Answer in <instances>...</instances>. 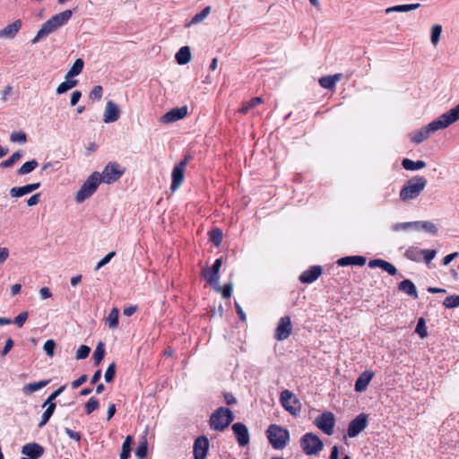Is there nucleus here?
<instances>
[{
  "mask_svg": "<svg viewBox=\"0 0 459 459\" xmlns=\"http://www.w3.org/2000/svg\"><path fill=\"white\" fill-rule=\"evenodd\" d=\"M458 120L459 103L453 108L440 115L426 126L411 133L410 139L412 143L419 144L427 140L435 132L445 129Z\"/></svg>",
  "mask_w": 459,
  "mask_h": 459,
  "instance_id": "obj_1",
  "label": "nucleus"
},
{
  "mask_svg": "<svg viewBox=\"0 0 459 459\" xmlns=\"http://www.w3.org/2000/svg\"><path fill=\"white\" fill-rule=\"evenodd\" d=\"M73 12L71 10H65L50 17L48 21L42 23L40 29L31 39V43L37 44L38 42L47 39L50 34L56 32L70 21Z\"/></svg>",
  "mask_w": 459,
  "mask_h": 459,
  "instance_id": "obj_2",
  "label": "nucleus"
},
{
  "mask_svg": "<svg viewBox=\"0 0 459 459\" xmlns=\"http://www.w3.org/2000/svg\"><path fill=\"white\" fill-rule=\"evenodd\" d=\"M427 179L422 176H415L407 180L402 186L399 197L403 202H409L417 198L425 189Z\"/></svg>",
  "mask_w": 459,
  "mask_h": 459,
  "instance_id": "obj_3",
  "label": "nucleus"
},
{
  "mask_svg": "<svg viewBox=\"0 0 459 459\" xmlns=\"http://www.w3.org/2000/svg\"><path fill=\"white\" fill-rule=\"evenodd\" d=\"M101 183V177L99 172H93L82 185L80 189L75 194V202L82 204L85 200L90 198L97 190Z\"/></svg>",
  "mask_w": 459,
  "mask_h": 459,
  "instance_id": "obj_4",
  "label": "nucleus"
},
{
  "mask_svg": "<svg viewBox=\"0 0 459 459\" xmlns=\"http://www.w3.org/2000/svg\"><path fill=\"white\" fill-rule=\"evenodd\" d=\"M234 420L232 411L225 407L218 408L210 417V426L217 431L224 430Z\"/></svg>",
  "mask_w": 459,
  "mask_h": 459,
  "instance_id": "obj_5",
  "label": "nucleus"
},
{
  "mask_svg": "<svg viewBox=\"0 0 459 459\" xmlns=\"http://www.w3.org/2000/svg\"><path fill=\"white\" fill-rule=\"evenodd\" d=\"M267 437L271 445L275 449L285 447L290 438L288 430L278 425H271L268 428Z\"/></svg>",
  "mask_w": 459,
  "mask_h": 459,
  "instance_id": "obj_6",
  "label": "nucleus"
},
{
  "mask_svg": "<svg viewBox=\"0 0 459 459\" xmlns=\"http://www.w3.org/2000/svg\"><path fill=\"white\" fill-rule=\"evenodd\" d=\"M300 446L303 452L307 455H317L324 447L321 439L313 433L305 434L300 440Z\"/></svg>",
  "mask_w": 459,
  "mask_h": 459,
  "instance_id": "obj_7",
  "label": "nucleus"
},
{
  "mask_svg": "<svg viewBox=\"0 0 459 459\" xmlns=\"http://www.w3.org/2000/svg\"><path fill=\"white\" fill-rule=\"evenodd\" d=\"M282 407L293 416H298L300 412V403L295 394L289 391L283 390L280 397Z\"/></svg>",
  "mask_w": 459,
  "mask_h": 459,
  "instance_id": "obj_8",
  "label": "nucleus"
},
{
  "mask_svg": "<svg viewBox=\"0 0 459 459\" xmlns=\"http://www.w3.org/2000/svg\"><path fill=\"white\" fill-rule=\"evenodd\" d=\"M314 423L324 433L330 436L333 433L335 418L331 411H325L315 419Z\"/></svg>",
  "mask_w": 459,
  "mask_h": 459,
  "instance_id": "obj_9",
  "label": "nucleus"
},
{
  "mask_svg": "<svg viewBox=\"0 0 459 459\" xmlns=\"http://www.w3.org/2000/svg\"><path fill=\"white\" fill-rule=\"evenodd\" d=\"M368 426V415L365 413L359 414L353 419L348 427L347 435L349 437H355L361 433Z\"/></svg>",
  "mask_w": 459,
  "mask_h": 459,
  "instance_id": "obj_10",
  "label": "nucleus"
},
{
  "mask_svg": "<svg viewBox=\"0 0 459 459\" xmlns=\"http://www.w3.org/2000/svg\"><path fill=\"white\" fill-rule=\"evenodd\" d=\"M188 108L186 106L174 108L166 112L160 118V122L165 125L177 122L186 117Z\"/></svg>",
  "mask_w": 459,
  "mask_h": 459,
  "instance_id": "obj_11",
  "label": "nucleus"
},
{
  "mask_svg": "<svg viewBox=\"0 0 459 459\" xmlns=\"http://www.w3.org/2000/svg\"><path fill=\"white\" fill-rule=\"evenodd\" d=\"M292 333V325L290 317L286 316L279 320L276 331L275 338L278 341L286 340Z\"/></svg>",
  "mask_w": 459,
  "mask_h": 459,
  "instance_id": "obj_12",
  "label": "nucleus"
},
{
  "mask_svg": "<svg viewBox=\"0 0 459 459\" xmlns=\"http://www.w3.org/2000/svg\"><path fill=\"white\" fill-rule=\"evenodd\" d=\"M121 110L117 103L112 100H108L104 112L103 121L106 124H110L117 121L120 117Z\"/></svg>",
  "mask_w": 459,
  "mask_h": 459,
  "instance_id": "obj_13",
  "label": "nucleus"
},
{
  "mask_svg": "<svg viewBox=\"0 0 459 459\" xmlns=\"http://www.w3.org/2000/svg\"><path fill=\"white\" fill-rule=\"evenodd\" d=\"M123 172L118 169V166L116 164L107 165L100 174L101 182L106 184H111L120 178Z\"/></svg>",
  "mask_w": 459,
  "mask_h": 459,
  "instance_id": "obj_14",
  "label": "nucleus"
},
{
  "mask_svg": "<svg viewBox=\"0 0 459 459\" xmlns=\"http://www.w3.org/2000/svg\"><path fill=\"white\" fill-rule=\"evenodd\" d=\"M209 449V440L206 437H197L194 444L195 459H205Z\"/></svg>",
  "mask_w": 459,
  "mask_h": 459,
  "instance_id": "obj_15",
  "label": "nucleus"
},
{
  "mask_svg": "<svg viewBox=\"0 0 459 459\" xmlns=\"http://www.w3.org/2000/svg\"><path fill=\"white\" fill-rule=\"evenodd\" d=\"M232 430L240 446H245L249 443V432L247 428L243 423H234L232 425Z\"/></svg>",
  "mask_w": 459,
  "mask_h": 459,
  "instance_id": "obj_16",
  "label": "nucleus"
},
{
  "mask_svg": "<svg viewBox=\"0 0 459 459\" xmlns=\"http://www.w3.org/2000/svg\"><path fill=\"white\" fill-rule=\"evenodd\" d=\"M22 22L21 20H15L12 23L6 25L0 30V39H13L19 33L22 29Z\"/></svg>",
  "mask_w": 459,
  "mask_h": 459,
  "instance_id": "obj_17",
  "label": "nucleus"
},
{
  "mask_svg": "<svg viewBox=\"0 0 459 459\" xmlns=\"http://www.w3.org/2000/svg\"><path fill=\"white\" fill-rule=\"evenodd\" d=\"M202 274L206 280V281L212 286V288L217 291H221V286L220 285V273L212 270L209 267H205L202 271Z\"/></svg>",
  "mask_w": 459,
  "mask_h": 459,
  "instance_id": "obj_18",
  "label": "nucleus"
},
{
  "mask_svg": "<svg viewBox=\"0 0 459 459\" xmlns=\"http://www.w3.org/2000/svg\"><path fill=\"white\" fill-rule=\"evenodd\" d=\"M44 453L42 446L37 443H28L22 448V454L27 457L38 459Z\"/></svg>",
  "mask_w": 459,
  "mask_h": 459,
  "instance_id": "obj_19",
  "label": "nucleus"
},
{
  "mask_svg": "<svg viewBox=\"0 0 459 459\" xmlns=\"http://www.w3.org/2000/svg\"><path fill=\"white\" fill-rule=\"evenodd\" d=\"M374 377V372L366 370L359 375L355 382V391L361 393L365 391Z\"/></svg>",
  "mask_w": 459,
  "mask_h": 459,
  "instance_id": "obj_20",
  "label": "nucleus"
},
{
  "mask_svg": "<svg viewBox=\"0 0 459 459\" xmlns=\"http://www.w3.org/2000/svg\"><path fill=\"white\" fill-rule=\"evenodd\" d=\"M183 165H176L171 173V186L170 189L175 192L183 183L185 178V170L182 169Z\"/></svg>",
  "mask_w": 459,
  "mask_h": 459,
  "instance_id": "obj_21",
  "label": "nucleus"
},
{
  "mask_svg": "<svg viewBox=\"0 0 459 459\" xmlns=\"http://www.w3.org/2000/svg\"><path fill=\"white\" fill-rule=\"evenodd\" d=\"M321 266L316 265L302 273V274L299 276V280L303 283H311L315 281L321 275Z\"/></svg>",
  "mask_w": 459,
  "mask_h": 459,
  "instance_id": "obj_22",
  "label": "nucleus"
},
{
  "mask_svg": "<svg viewBox=\"0 0 459 459\" xmlns=\"http://www.w3.org/2000/svg\"><path fill=\"white\" fill-rule=\"evenodd\" d=\"M368 266L370 268L379 267L390 275H395L397 273L396 267L393 264L382 259L370 260L368 262Z\"/></svg>",
  "mask_w": 459,
  "mask_h": 459,
  "instance_id": "obj_23",
  "label": "nucleus"
},
{
  "mask_svg": "<svg viewBox=\"0 0 459 459\" xmlns=\"http://www.w3.org/2000/svg\"><path fill=\"white\" fill-rule=\"evenodd\" d=\"M338 265L340 266H347V265H359L363 266L366 264V258L360 255H353V256H345L338 259Z\"/></svg>",
  "mask_w": 459,
  "mask_h": 459,
  "instance_id": "obj_24",
  "label": "nucleus"
},
{
  "mask_svg": "<svg viewBox=\"0 0 459 459\" xmlns=\"http://www.w3.org/2000/svg\"><path fill=\"white\" fill-rule=\"evenodd\" d=\"M176 61L178 65H183L188 64L192 59L190 48L184 46L175 55Z\"/></svg>",
  "mask_w": 459,
  "mask_h": 459,
  "instance_id": "obj_25",
  "label": "nucleus"
},
{
  "mask_svg": "<svg viewBox=\"0 0 459 459\" xmlns=\"http://www.w3.org/2000/svg\"><path fill=\"white\" fill-rule=\"evenodd\" d=\"M413 230H424L433 235H436L437 233V226L433 222L427 221H414Z\"/></svg>",
  "mask_w": 459,
  "mask_h": 459,
  "instance_id": "obj_26",
  "label": "nucleus"
},
{
  "mask_svg": "<svg viewBox=\"0 0 459 459\" xmlns=\"http://www.w3.org/2000/svg\"><path fill=\"white\" fill-rule=\"evenodd\" d=\"M49 383V380H41L39 382L29 383L22 386V394L26 396L42 389Z\"/></svg>",
  "mask_w": 459,
  "mask_h": 459,
  "instance_id": "obj_27",
  "label": "nucleus"
},
{
  "mask_svg": "<svg viewBox=\"0 0 459 459\" xmlns=\"http://www.w3.org/2000/svg\"><path fill=\"white\" fill-rule=\"evenodd\" d=\"M420 4H399L388 7L385 10V13H407L418 9Z\"/></svg>",
  "mask_w": 459,
  "mask_h": 459,
  "instance_id": "obj_28",
  "label": "nucleus"
},
{
  "mask_svg": "<svg viewBox=\"0 0 459 459\" xmlns=\"http://www.w3.org/2000/svg\"><path fill=\"white\" fill-rule=\"evenodd\" d=\"M399 290L405 292L411 297L416 299L418 297L416 286L411 280H403L399 283Z\"/></svg>",
  "mask_w": 459,
  "mask_h": 459,
  "instance_id": "obj_29",
  "label": "nucleus"
},
{
  "mask_svg": "<svg viewBox=\"0 0 459 459\" xmlns=\"http://www.w3.org/2000/svg\"><path fill=\"white\" fill-rule=\"evenodd\" d=\"M423 249L416 247H410L404 253V256L414 262H420L422 260Z\"/></svg>",
  "mask_w": 459,
  "mask_h": 459,
  "instance_id": "obj_30",
  "label": "nucleus"
},
{
  "mask_svg": "<svg viewBox=\"0 0 459 459\" xmlns=\"http://www.w3.org/2000/svg\"><path fill=\"white\" fill-rule=\"evenodd\" d=\"M83 66V60L81 58L76 59L71 66V68L69 69V71L67 72V74H65V79L74 78L79 75L82 73Z\"/></svg>",
  "mask_w": 459,
  "mask_h": 459,
  "instance_id": "obj_31",
  "label": "nucleus"
},
{
  "mask_svg": "<svg viewBox=\"0 0 459 459\" xmlns=\"http://www.w3.org/2000/svg\"><path fill=\"white\" fill-rule=\"evenodd\" d=\"M402 165L404 169L413 171L423 169L426 166V163L423 160L413 161L406 158L403 160Z\"/></svg>",
  "mask_w": 459,
  "mask_h": 459,
  "instance_id": "obj_32",
  "label": "nucleus"
},
{
  "mask_svg": "<svg viewBox=\"0 0 459 459\" xmlns=\"http://www.w3.org/2000/svg\"><path fill=\"white\" fill-rule=\"evenodd\" d=\"M78 81L72 78L65 79V82H61L56 88L57 94H63L72 88L75 87Z\"/></svg>",
  "mask_w": 459,
  "mask_h": 459,
  "instance_id": "obj_33",
  "label": "nucleus"
},
{
  "mask_svg": "<svg viewBox=\"0 0 459 459\" xmlns=\"http://www.w3.org/2000/svg\"><path fill=\"white\" fill-rule=\"evenodd\" d=\"M46 407H47V409L43 412V414L41 416V420L39 423V428H42L43 426H45L47 424V422L49 420V419L51 418V416L53 415V413L55 411L56 403H48Z\"/></svg>",
  "mask_w": 459,
  "mask_h": 459,
  "instance_id": "obj_34",
  "label": "nucleus"
},
{
  "mask_svg": "<svg viewBox=\"0 0 459 459\" xmlns=\"http://www.w3.org/2000/svg\"><path fill=\"white\" fill-rule=\"evenodd\" d=\"M118 316L119 310L117 307L112 308L108 317L106 318V323L108 325L109 328H117L118 325Z\"/></svg>",
  "mask_w": 459,
  "mask_h": 459,
  "instance_id": "obj_35",
  "label": "nucleus"
},
{
  "mask_svg": "<svg viewBox=\"0 0 459 459\" xmlns=\"http://www.w3.org/2000/svg\"><path fill=\"white\" fill-rule=\"evenodd\" d=\"M211 6H206L204 9H203L200 13H196L191 20V22L187 24V26L197 24L204 20H205L208 15L211 13Z\"/></svg>",
  "mask_w": 459,
  "mask_h": 459,
  "instance_id": "obj_36",
  "label": "nucleus"
},
{
  "mask_svg": "<svg viewBox=\"0 0 459 459\" xmlns=\"http://www.w3.org/2000/svg\"><path fill=\"white\" fill-rule=\"evenodd\" d=\"M133 438L131 436H127L122 445L121 453L119 455V459H128L131 453V444Z\"/></svg>",
  "mask_w": 459,
  "mask_h": 459,
  "instance_id": "obj_37",
  "label": "nucleus"
},
{
  "mask_svg": "<svg viewBox=\"0 0 459 459\" xmlns=\"http://www.w3.org/2000/svg\"><path fill=\"white\" fill-rule=\"evenodd\" d=\"M442 33V26L440 24H434L430 29V41L433 46H437L439 42Z\"/></svg>",
  "mask_w": 459,
  "mask_h": 459,
  "instance_id": "obj_38",
  "label": "nucleus"
},
{
  "mask_svg": "<svg viewBox=\"0 0 459 459\" xmlns=\"http://www.w3.org/2000/svg\"><path fill=\"white\" fill-rule=\"evenodd\" d=\"M263 100L260 97L253 98L248 102L243 104V106L238 109V112L241 114L247 113L250 109L254 108L257 105L261 104Z\"/></svg>",
  "mask_w": 459,
  "mask_h": 459,
  "instance_id": "obj_39",
  "label": "nucleus"
},
{
  "mask_svg": "<svg viewBox=\"0 0 459 459\" xmlns=\"http://www.w3.org/2000/svg\"><path fill=\"white\" fill-rule=\"evenodd\" d=\"M38 161L36 160H31L30 161L25 162L18 170L19 175H27L33 171L38 167Z\"/></svg>",
  "mask_w": 459,
  "mask_h": 459,
  "instance_id": "obj_40",
  "label": "nucleus"
},
{
  "mask_svg": "<svg viewBox=\"0 0 459 459\" xmlns=\"http://www.w3.org/2000/svg\"><path fill=\"white\" fill-rule=\"evenodd\" d=\"M105 355V347L103 342H99L94 353H93V359L96 365L100 364V361L103 359Z\"/></svg>",
  "mask_w": 459,
  "mask_h": 459,
  "instance_id": "obj_41",
  "label": "nucleus"
},
{
  "mask_svg": "<svg viewBox=\"0 0 459 459\" xmlns=\"http://www.w3.org/2000/svg\"><path fill=\"white\" fill-rule=\"evenodd\" d=\"M148 444L146 439L141 441L135 450V456L138 459H144L147 455Z\"/></svg>",
  "mask_w": 459,
  "mask_h": 459,
  "instance_id": "obj_42",
  "label": "nucleus"
},
{
  "mask_svg": "<svg viewBox=\"0 0 459 459\" xmlns=\"http://www.w3.org/2000/svg\"><path fill=\"white\" fill-rule=\"evenodd\" d=\"M415 333H418L420 336V338H422V339H424L428 336V329H427L424 318L420 317L418 320Z\"/></svg>",
  "mask_w": 459,
  "mask_h": 459,
  "instance_id": "obj_43",
  "label": "nucleus"
},
{
  "mask_svg": "<svg viewBox=\"0 0 459 459\" xmlns=\"http://www.w3.org/2000/svg\"><path fill=\"white\" fill-rule=\"evenodd\" d=\"M22 153L20 152H13L7 160L3 161L1 163L2 168H10L12 167L16 161H18L22 158Z\"/></svg>",
  "mask_w": 459,
  "mask_h": 459,
  "instance_id": "obj_44",
  "label": "nucleus"
},
{
  "mask_svg": "<svg viewBox=\"0 0 459 459\" xmlns=\"http://www.w3.org/2000/svg\"><path fill=\"white\" fill-rule=\"evenodd\" d=\"M443 305L447 308L459 307V295H452L444 299Z\"/></svg>",
  "mask_w": 459,
  "mask_h": 459,
  "instance_id": "obj_45",
  "label": "nucleus"
},
{
  "mask_svg": "<svg viewBox=\"0 0 459 459\" xmlns=\"http://www.w3.org/2000/svg\"><path fill=\"white\" fill-rule=\"evenodd\" d=\"M210 238L215 244L220 246L222 240V232L220 229H214L210 232Z\"/></svg>",
  "mask_w": 459,
  "mask_h": 459,
  "instance_id": "obj_46",
  "label": "nucleus"
},
{
  "mask_svg": "<svg viewBox=\"0 0 459 459\" xmlns=\"http://www.w3.org/2000/svg\"><path fill=\"white\" fill-rule=\"evenodd\" d=\"M102 95H103L102 87L100 85H96L91 89L89 97L91 100H101Z\"/></svg>",
  "mask_w": 459,
  "mask_h": 459,
  "instance_id": "obj_47",
  "label": "nucleus"
},
{
  "mask_svg": "<svg viewBox=\"0 0 459 459\" xmlns=\"http://www.w3.org/2000/svg\"><path fill=\"white\" fill-rule=\"evenodd\" d=\"M413 226H414V221L398 222L393 226V230H394V231L410 230H413Z\"/></svg>",
  "mask_w": 459,
  "mask_h": 459,
  "instance_id": "obj_48",
  "label": "nucleus"
},
{
  "mask_svg": "<svg viewBox=\"0 0 459 459\" xmlns=\"http://www.w3.org/2000/svg\"><path fill=\"white\" fill-rule=\"evenodd\" d=\"M90 352H91V348L89 346L81 345L76 351L75 358H76V359H86L89 356Z\"/></svg>",
  "mask_w": 459,
  "mask_h": 459,
  "instance_id": "obj_49",
  "label": "nucleus"
},
{
  "mask_svg": "<svg viewBox=\"0 0 459 459\" xmlns=\"http://www.w3.org/2000/svg\"><path fill=\"white\" fill-rule=\"evenodd\" d=\"M65 389V385H62L57 388L55 392H53L48 399L43 403L42 407H46L48 403H55V399L61 394V393Z\"/></svg>",
  "mask_w": 459,
  "mask_h": 459,
  "instance_id": "obj_50",
  "label": "nucleus"
},
{
  "mask_svg": "<svg viewBox=\"0 0 459 459\" xmlns=\"http://www.w3.org/2000/svg\"><path fill=\"white\" fill-rule=\"evenodd\" d=\"M319 84L324 89H333L335 87V84L333 83L332 78L330 75L324 76L319 79Z\"/></svg>",
  "mask_w": 459,
  "mask_h": 459,
  "instance_id": "obj_51",
  "label": "nucleus"
},
{
  "mask_svg": "<svg viewBox=\"0 0 459 459\" xmlns=\"http://www.w3.org/2000/svg\"><path fill=\"white\" fill-rule=\"evenodd\" d=\"M115 374H116V364L113 362L108 365V367L105 372L104 377H105L106 382H108V383L112 382L114 379Z\"/></svg>",
  "mask_w": 459,
  "mask_h": 459,
  "instance_id": "obj_52",
  "label": "nucleus"
},
{
  "mask_svg": "<svg viewBox=\"0 0 459 459\" xmlns=\"http://www.w3.org/2000/svg\"><path fill=\"white\" fill-rule=\"evenodd\" d=\"M99 408V402L95 397H91L85 404V411L87 414H91L92 411Z\"/></svg>",
  "mask_w": 459,
  "mask_h": 459,
  "instance_id": "obj_53",
  "label": "nucleus"
},
{
  "mask_svg": "<svg viewBox=\"0 0 459 459\" xmlns=\"http://www.w3.org/2000/svg\"><path fill=\"white\" fill-rule=\"evenodd\" d=\"M116 255L115 251H111L107 254L101 260H100L95 267V270L98 271L101 267L105 266L107 264L110 262V260Z\"/></svg>",
  "mask_w": 459,
  "mask_h": 459,
  "instance_id": "obj_54",
  "label": "nucleus"
},
{
  "mask_svg": "<svg viewBox=\"0 0 459 459\" xmlns=\"http://www.w3.org/2000/svg\"><path fill=\"white\" fill-rule=\"evenodd\" d=\"M10 139L13 143H24L27 141L26 134L22 132H13Z\"/></svg>",
  "mask_w": 459,
  "mask_h": 459,
  "instance_id": "obj_55",
  "label": "nucleus"
},
{
  "mask_svg": "<svg viewBox=\"0 0 459 459\" xmlns=\"http://www.w3.org/2000/svg\"><path fill=\"white\" fill-rule=\"evenodd\" d=\"M55 347H56L55 342L53 340H48L44 343L43 349H44L45 352L47 353V355H48L49 357H53Z\"/></svg>",
  "mask_w": 459,
  "mask_h": 459,
  "instance_id": "obj_56",
  "label": "nucleus"
},
{
  "mask_svg": "<svg viewBox=\"0 0 459 459\" xmlns=\"http://www.w3.org/2000/svg\"><path fill=\"white\" fill-rule=\"evenodd\" d=\"M28 316L29 313L27 311L22 312L14 318L13 322L18 327H22L28 319Z\"/></svg>",
  "mask_w": 459,
  "mask_h": 459,
  "instance_id": "obj_57",
  "label": "nucleus"
},
{
  "mask_svg": "<svg viewBox=\"0 0 459 459\" xmlns=\"http://www.w3.org/2000/svg\"><path fill=\"white\" fill-rule=\"evenodd\" d=\"M437 252L433 249H423L422 259L427 263H430L436 256Z\"/></svg>",
  "mask_w": 459,
  "mask_h": 459,
  "instance_id": "obj_58",
  "label": "nucleus"
},
{
  "mask_svg": "<svg viewBox=\"0 0 459 459\" xmlns=\"http://www.w3.org/2000/svg\"><path fill=\"white\" fill-rule=\"evenodd\" d=\"M10 195L13 198H20L25 195V193L22 186H13L10 189Z\"/></svg>",
  "mask_w": 459,
  "mask_h": 459,
  "instance_id": "obj_59",
  "label": "nucleus"
},
{
  "mask_svg": "<svg viewBox=\"0 0 459 459\" xmlns=\"http://www.w3.org/2000/svg\"><path fill=\"white\" fill-rule=\"evenodd\" d=\"M233 285L231 283H227L221 288V294L224 299H229L231 296Z\"/></svg>",
  "mask_w": 459,
  "mask_h": 459,
  "instance_id": "obj_60",
  "label": "nucleus"
},
{
  "mask_svg": "<svg viewBox=\"0 0 459 459\" xmlns=\"http://www.w3.org/2000/svg\"><path fill=\"white\" fill-rule=\"evenodd\" d=\"M40 186V183H32L26 186H22V189L25 193V195L30 194L33 191L37 190Z\"/></svg>",
  "mask_w": 459,
  "mask_h": 459,
  "instance_id": "obj_61",
  "label": "nucleus"
},
{
  "mask_svg": "<svg viewBox=\"0 0 459 459\" xmlns=\"http://www.w3.org/2000/svg\"><path fill=\"white\" fill-rule=\"evenodd\" d=\"M87 378H88L87 375H82L79 378H77L72 382V387L74 389L78 388L79 386H81L82 384H84L87 381Z\"/></svg>",
  "mask_w": 459,
  "mask_h": 459,
  "instance_id": "obj_62",
  "label": "nucleus"
},
{
  "mask_svg": "<svg viewBox=\"0 0 459 459\" xmlns=\"http://www.w3.org/2000/svg\"><path fill=\"white\" fill-rule=\"evenodd\" d=\"M81 97H82L81 91H73L72 95H71L70 105L75 106L78 103V101L80 100Z\"/></svg>",
  "mask_w": 459,
  "mask_h": 459,
  "instance_id": "obj_63",
  "label": "nucleus"
},
{
  "mask_svg": "<svg viewBox=\"0 0 459 459\" xmlns=\"http://www.w3.org/2000/svg\"><path fill=\"white\" fill-rule=\"evenodd\" d=\"M13 347V341L11 338L7 339L5 342L4 348L1 351V356L4 357L5 355H7V353L11 351V349Z\"/></svg>",
  "mask_w": 459,
  "mask_h": 459,
  "instance_id": "obj_64",
  "label": "nucleus"
}]
</instances>
